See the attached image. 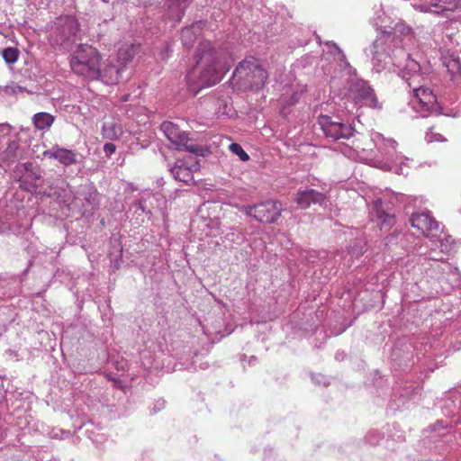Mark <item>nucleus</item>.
I'll list each match as a JSON object with an SVG mask.
<instances>
[{"instance_id": "7", "label": "nucleus", "mask_w": 461, "mask_h": 461, "mask_svg": "<svg viewBox=\"0 0 461 461\" xmlns=\"http://www.w3.org/2000/svg\"><path fill=\"white\" fill-rule=\"evenodd\" d=\"M233 77L251 90L261 88L267 78V71L255 58H249L241 61L233 72Z\"/></svg>"}, {"instance_id": "33", "label": "nucleus", "mask_w": 461, "mask_h": 461, "mask_svg": "<svg viewBox=\"0 0 461 461\" xmlns=\"http://www.w3.org/2000/svg\"><path fill=\"white\" fill-rule=\"evenodd\" d=\"M425 140L427 142H433V141H446V139L439 133L434 132L432 129H429L425 135Z\"/></svg>"}, {"instance_id": "22", "label": "nucleus", "mask_w": 461, "mask_h": 461, "mask_svg": "<svg viewBox=\"0 0 461 461\" xmlns=\"http://www.w3.org/2000/svg\"><path fill=\"white\" fill-rule=\"evenodd\" d=\"M432 6L434 14L447 17L449 13L461 9V0H434Z\"/></svg>"}, {"instance_id": "25", "label": "nucleus", "mask_w": 461, "mask_h": 461, "mask_svg": "<svg viewBox=\"0 0 461 461\" xmlns=\"http://www.w3.org/2000/svg\"><path fill=\"white\" fill-rule=\"evenodd\" d=\"M86 203H83V213H91L98 205V193L93 188H88L81 193Z\"/></svg>"}, {"instance_id": "15", "label": "nucleus", "mask_w": 461, "mask_h": 461, "mask_svg": "<svg viewBox=\"0 0 461 461\" xmlns=\"http://www.w3.org/2000/svg\"><path fill=\"white\" fill-rule=\"evenodd\" d=\"M388 45L393 47H402L405 50L413 41V35L411 27L402 22H399L395 24L393 32L385 33L380 37Z\"/></svg>"}, {"instance_id": "28", "label": "nucleus", "mask_w": 461, "mask_h": 461, "mask_svg": "<svg viewBox=\"0 0 461 461\" xmlns=\"http://www.w3.org/2000/svg\"><path fill=\"white\" fill-rule=\"evenodd\" d=\"M365 249V242L362 240H356L354 244L348 248V254L352 258H359L364 254Z\"/></svg>"}, {"instance_id": "42", "label": "nucleus", "mask_w": 461, "mask_h": 461, "mask_svg": "<svg viewBox=\"0 0 461 461\" xmlns=\"http://www.w3.org/2000/svg\"><path fill=\"white\" fill-rule=\"evenodd\" d=\"M184 14V12L182 11L181 14H177V20L179 21Z\"/></svg>"}, {"instance_id": "36", "label": "nucleus", "mask_w": 461, "mask_h": 461, "mask_svg": "<svg viewBox=\"0 0 461 461\" xmlns=\"http://www.w3.org/2000/svg\"><path fill=\"white\" fill-rule=\"evenodd\" d=\"M31 175L24 176L23 179H21V186L28 190L29 192H35L38 185L35 183H30L27 185L26 179L30 177Z\"/></svg>"}, {"instance_id": "23", "label": "nucleus", "mask_w": 461, "mask_h": 461, "mask_svg": "<svg viewBox=\"0 0 461 461\" xmlns=\"http://www.w3.org/2000/svg\"><path fill=\"white\" fill-rule=\"evenodd\" d=\"M56 117L46 112L36 113L32 118V122L37 131H48L52 127Z\"/></svg>"}, {"instance_id": "10", "label": "nucleus", "mask_w": 461, "mask_h": 461, "mask_svg": "<svg viewBox=\"0 0 461 461\" xmlns=\"http://www.w3.org/2000/svg\"><path fill=\"white\" fill-rule=\"evenodd\" d=\"M318 124L325 137L331 140H348L354 133V129L350 124L334 121L328 115H321L318 119Z\"/></svg>"}, {"instance_id": "2", "label": "nucleus", "mask_w": 461, "mask_h": 461, "mask_svg": "<svg viewBox=\"0 0 461 461\" xmlns=\"http://www.w3.org/2000/svg\"><path fill=\"white\" fill-rule=\"evenodd\" d=\"M195 59L194 68L186 75L188 90L194 95L203 87L216 85L229 70L210 41L199 44Z\"/></svg>"}, {"instance_id": "12", "label": "nucleus", "mask_w": 461, "mask_h": 461, "mask_svg": "<svg viewBox=\"0 0 461 461\" xmlns=\"http://www.w3.org/2000/svg\"><path fill=\"white\" fill-rule=\"evenodd\" d=\"M125 68L113 56H110L103 63H99L98 76L94 79L101 80L106 85H116L122 77Z\"/></svg>"}, {"instance_id": "20", "label": "nucleus", "mask_w": 461, "mask_h": 461, "mask_svg": "<svg viewBox=\"0 0 461 461\" xmlns=\"http://www.w3.org/2000/svg\"><path fill=\"white\" fill-rule=\"evenodd\" d=\"M123 133V129L119 120L109 118L105 120L102 127V135L104 139L110 140H119Z\"/></svg>"}, {"instance_id": "31", "label": "nucleus", "mask_w": 461, "mask_h": 461, "mask_svg": "<svg viewBox=\"0 0 461 461\" xmlns=\"http://www.w3.org/2000/svg\"><path fill=\"white\" fill-rule=\"evenodd\" d=\"M229 149L233 154L237 155L241 161H248L249 159V156L240 144L231 143Z\"/></svg>"}, {"instance_id": "27", "label": "nucleus", "mask_w": 461, "mask_h": 461, "mask_svg": "<svg viewBox=\"0 0 461 461\" xmlns=\"http://www.w3.org/2000/svg\"><path fill=\"white\" fill-rule=\"evenodd\" d=\"M137 47L134 44L124 45L118 50V54L114 57L119 62H122L126 68L128 63L131 61L137 52Z\"/></svg>"}, {"instance_id": "29", "label": "nucleus", "mask_w": 461, "mask_h": 461, "mask_svg": "<svg viewBox=\"0 0 461 461\" xmlns=\"http://www.w3.org/2000/svg\"><path fill=\"white\" fill-rule=\"evenodd\" d=\"M304 92H305V87L301 86L299 90L294 91L289 98L286 96V94L283 95V96L281 98V102H282V104H286V105H294L299 101L302 94Z\"/></svg>"}, {"instance_id": "4", "label": "nucleus", "mask_w": 461, "mask_h": 461, "mask_svg": "<svg viewBox=\"0 0 461 461\" xmlns=\"http://www.w3.org/2000/svg\"><path fill=\"white\" fill-rule=\"evenodd\" d=\"M458 25L456 22L446 21L432 31V39L438 50L442 64L452 79L461 72V60L457 55L461 51V31Z\"/></svg>"}, {"instance_id": "39", "label": "nucleus", "mask_w": 461, "mask_h": 461, "mask_svg": "<svg viewBox=\"0 0 461 461\" xmlns=\"http://www.w3.org/2000/svg\"><path fill=\"white\" fill-rule=\"evenodd\" d=\"M6 331V328L5 326H0V337L5 334Z\"/></svg>"}, {"instance_id": "1", "label": "nucleus", "mask_w": 461, "mask_h": 461, "mask_svg": "<svg viewBox=\"0 0 461 461\" xmlns=\"http://www.w3.org/2000/svg\"><path fill=\"white\" fill-rule=\"evenodd\" d=\"M410 50V48L405 50L393 47L383 39H376L371 46L373 70L376 73L392 70L396 72L412 89L411 105L420 117L439 114L456 116L446 111L434 92L426 86L429 68L417 59L418 53H411Z\"/></svg>"}, {"instance_id": "38", "label": "nucleus", "mask_w": 461, "mask_h": 461, "mask_svg": "<svg viewBox=\"0 0 461 461\" xmlns=\"http://www.w3.org/2000/svg\"><path fill=\"white\" fill-rule=\"evenodd\" d=\"M116 147L113 143H105L104 146V151L106 156H111L114 153Z\"/></svg>"}, {"instance_id": "24", "label": "nucleus", "mask_w": 461, "mask_h": 461, "mask_svg": "<svg viewBox=\"0 0 461 461\" xmlns=\"http://www.w3.org/2000/svg\"><path fill=\"white\" fill-rule=\"evenodd\" d=\"M202 23H196L182 30L181 41L185 47L191 48L198 38Z\"/></svg>"}, {"instance_id": "9", "label": "nucleus", "mask_w": 461, "mask_h": 461, "mask_svg": "<svg viewBox=\"0 0 461 461\" xmlns=\"http://www.w3.org/2000/svg\"><path fill=\"white\" fill-rule=\"evenodd\" d=\"M80 35L79 24L74 16L59 17L50 32V42L54 46L68 49Z\"/></svg>"}, {"instance_id": "30", "label": "nucleus", "mask_w": 461, "mask_h": 461, "mask_svg": "<svg viewBox=\"0 0 461 461\" xmlns=\"http://www.w3.org/2000/svg\"><path fill=\"white\" fill-rule=\"evenodd\" d=\"M3 59L7 64H14L17 61L19 52L16 48H6L2 52Z\"/></svg>"}, {"instance_id": "13", "label": "nucleus", "mask_w": 461, "mask_h": 461, "mask_svg": "<svg viewBox=\"0 0 461 461\" xmlns=\"http://www.w3.org/2000/svg\"><path fill=\"white\" fill-rule=\"evenodd\" d=\"M160 129L165 137L170 142L171 149L187 150L190 152L195 151L194 146L188 144V135L185 131H181L176 124L171 122H164L161 124Z\"/></svg>"}, {"instance_id": "5", "label": "nucleus", "mask_w": 461, "mask_h": 461, "mask_svg": "<svg viewBox=\"0 0 461 461\" xmlns=\"http://www.w3.org/2000/svg\"><path fill=\"white\" fill-rule=\"evenodd\" d=\"M405 241L415 243L414 249L417 252L423 256L425 258L433 260L437 262V267L442 272V274L452 273L456 268L445 260V256L452 249L453 240L450 236L444 234V238H439L438 240H431L429 244H426V246H419L416 249V240L417 238L414 237L411 233H403L401 234Z\"/></svg>"}, {"instance_id": "19", "label": "nucleus", "mask_w": 461, "mask_h": 461, "mask_svg": "<svg viewBox=\"0 0 461 461\" xmlns=\"http://www.w3.org/2000/svg\"><path fill=\"white\" fill-rule=\"evenodd\" d=\"M371 215L372 219L381 225V228L391 226L394 221L393 215L383 209V201L380 198L373 202Z\"/></svg>"}, {"instance_id": "35", "label": "nucleus", "mask_w": 461, "mask_h": 461, "mask_svg": "<svg viewBox=\"0 0 461 461\" xmlns=\"http://www.w3.org/2000/svg\"><path fill=\"white\" fill-rule=\"evenodd\" d=\"M413 7L415 8V10H417L420 13L433 14V11L435 10V8L432 6V2L430 4L422 3V4L413 5Z\"/></svg>"}, {"instance_id": "32", "label": "nucleus", "mask_w": 461, "mask_h": 461, "mask_svg": "<svg viewBox=\"0 0 461 461\" xmlns=\"http://www.w3.org/2000/svg\"><path fill=\"white\" fill-rule=\"evenodd\" d=\"M49 435L52 438L65 439L70 437V431L54 428L49 432Z\"/></svg>"}, {"instance_id": "18", "label": "nucleus", "mask_w": 461, "mask_h": 461, "mask_svg": "<svg viewBox=\"0 0 461 461\" xmlns=\"http://www.w3.org/2000/svg\"><path fill=\"white\" fill-rule=\"evenodd\" d=\"M45 158L58 160L63 166L68 167L77 162V156L72 149L54 146L43 152Z\"/></svg>"}, {"instance_id": "21", "label": "nucleus", "mask_w": 461, "mask_h": 461, "mask_svg": "<svg viewBox=\"0 0 461 461\" xmlns=\"http://www.w3.org/2000/svg\"><path fill=\"white\" fill-rule=\"evenodd\" d=\"M158 202V199L152 194H146L143 195L137 205L136 213L140 212L141 213H145L149 220H151L158 212L155 209L154 204Z\"/></svg>"}, {"instance_id": "11", "label": "nucleus", "mask_w": 461, "mask_h": 461, "mask_svg": "<svg viewBox=\"0 0 461 461\" xmlns=\"http://www.w3.org/2000/svg\"><path fill=\"white\" fill-rule=\"evenodd\" d=\"M410 221L413 228L420 230L421 233L429 238L427 244H429L431 240L444 238V235H438L440 232V224L429 211L413 212Z\"/></svg>"}, {"instance_id": "34", "label": "nucleus", "mask_w": 461, "mask_h": 461, "mask_svg": "<svg viewBox=\"0 0 461 461\" xmlns=\"http://www.w3.org/2000/svg\"><path fill=\"white\" fill-rule=\"evenodd\" d=\"M141 357H142V360H143V366L147 368H155V369H158L160 367V366L156 362L155 359H149V357H148V355L146 353H142L141 354Z\"/></svg>"}, {"instance_id": "37", "label": "nucleus", "mask_w": 461, "mask_h": 461, "mask_svg": "<svg viewBox=\"0 0 461 461\" xmlns=\"http://www.w3.org/2000/svg\"><path fill=\"white\" fill-rule=\"evenodd\" d=\"M240 212L245 213L248 216L253 217L255 219L256 214V204L254 205H242L239 207Z\"/></svg>"}, {"instance_id": "8", "label": "nucleus", "mask_w": 461, "mask_h": 461, "mask_svg": "<svg viewBox=\"0 0 461 461\" xmlns=\"http://www.w3.org/2000/svg\"><path fill=\"white\" fill-rule=\"evenodd\" d=\"M378 149L382 152L385 161L381 162L378 167L388 171H393L398 175L406 174L405 167H407L405 161L408 158L396 151L397 143L395 140L388 139L385 140L379 133L372 135L371 139Z\"/></svg>"}, {"instance_id": "16", "label": "nucleus", "mask_w": 461, "mask_h": 461, "mask_svg": "<svg viewBox=\"0 0 461 461\" xmlns=\"http://www.w3.org/2000/svg\"><path fill=\"white\" fill-rule=\"evenodd\" d=\"M282 204L278 201L268 200L256 204L255 220L261 223H274L282 213Z\"/></svg>"}, {"instance_id": "14", "label": "nucleus", "mask_w": 461, "mask_h": 461, "mask_svg": "<svg viewBox=\"0 0 461 461\" xmlns=\"http://www.w3.org/2000/svg\"><path fill=\"white\" fill-rule=\"evenodd\" d=\"M199 168L197 158L189 156L184 159H177L169 171L176 180L190 185L194 182V173Z\"/></svg>"}, {"instance_id": "40", "label": "nucleus", "mask_w": 461, "mask_h": 461, "mask_svg": "<svg viewBox=\"0 0 461 461\" xmlns=\"http://www.w3.org/2000/svg\"><path fill=\"white\" fill-rule=\"evenodd\" d=\"M41 177V176L39 174H36V173H33V178L36 180V179H39Z\"/></svg>"}, {"instance_id": "26", "label": "nucleus", "mask_w": 461, "mask_h": 461, "mask_svg": "<svg viewBox=\"0 0 461 461\" xmlns=\"http://www.w3.org/2000/svg\"><path fill=\"white\" fill-rule=\"evenodd\" d=\"M20 146L16 140H10L6 149L0 152V163L14 162L19 156Z\"/></svg>"}, {"instance_id": "3", "label": "nucleus", "mask_w": 461, "mask_h": 461, "mask_svg": "<svg viewBox=\"0 0 461 461\" xmlns=\"http://www.w3.org/2000/svg\"><path fill=\"white\" fill-rule=\"evenodd\" d=\"M329 48L340 68L342 77H346L348 96L353 102L354 106L381 110L383 104L379 102L375 90L367 81L357 77L356 69L350 66L343 51L336 44H330Z\"/></svg>"}, {"instance_id": "6", "label": "nucleus", "mask_w": 461, "mask_h": 461, "mask_svg": "<svg viewBox=\"0 0 461 461\" xmlns=\"http://www.w3.org/2000/svg\"><path fill=\"white\" fill-rule=\"evenodd\" d=\"M100 59L96 49L87 44H79L71 57L70 66L76 74L93 79L99 75Z\"/></svg>"}, {"instance_id": "41", "label": "nucleus", "mask_w": 461, "mask_h": 461, "mask_svg": "<svg viewBox=\"0 0 461 461\" xmlns=\"http://www.w3.org/2000/svg\"><path fill=\"white\" fill-rule=\"evenodd\" d=\"M242 3L244 5H249V4H250L249 0H246V1L242 0Z\"/></svg>"}, {"instance_id": "17", "label": "nucleus", "mask_w": 461, "mask_h": 461, "mask_svg": "<svg viewBox=\"0 0 461 461\" xmlns=\"http://www.w3.org/2000/svg\"><path fill=\"white\" fill-rule=\"evenodd\" d=\"M294 201L300 209H307L312 204H320L322 207L328 205L325 194L312 188L298 189Z\"/></svg>"}]
</instances>
